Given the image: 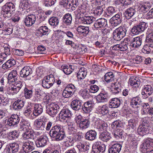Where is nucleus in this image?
I'll list each match as a JSON object with an SVG mask.
<instances>
[{
    "instance_id": "2f4dec72",
    "label": "nucleus",
    "mask_w": 153,
    "mask_h": 153,
    "mask_svg": "<svg viewBox=\"0 0 153 153\" xmlns=\"http://www.w3.org/2000/svg\"><path fill=\"white\" fill-rule=\"evenodd\" d=\"M120 100L118 98H112L109 102V106L110 108H117L120 106Z\"/></svg>"
},
{
    "instance_id": "bb28decb",
    "label": "nucleus",
    "mask_w": 153,
    "mask_h": 153,
    "mask_svg": "<svg viewBox=\"0 0 153 153\" xmlns=\"http://www.w3.org/2000/svg\"><path fill=\"white\" fill-rule=\"evenodd\" d=\"M25 102L22 100L18 99L15 101L13 104V109L16 111H19L24 106Z\"/></svg>"
},
{
    "instance_id": "f03ea898",
    "label": "nucleus",
    "mask_w": 153,
    "mask_h": 153,
    "mask_svg": "<svg viewBox=\"0 0 153 153\" xmlns=\"http://www.w3.org/2000/svg\"><path fill=\"white\" fill-rule=\"evenodd\" d=\"M130 105L132 107L136 108L137 110H138L139 108L141 107L142 114L144 115L148 114L149 105L147 103L143 102L140 97L137 96L131 99Z\"/></svg>"
},
{
    "instance_id": "72a5a7b5",
    "label": "nucleus",
    "mask_w": 153,
    "mask_h": 153,
    "mask_svg": "<svg viewBox=\"0 0 153 153\" xmlns=\"http://www.w3.org/2000/svg\"><path fill=\"white\" fill-rule=\"evenodd\" d=\"M47 138L45 136H42L38 139L36 144L38 147H43L46 145L47 142Z\"/></svg>"
},
{
    "instance_id": "338daca9",
    "label": "nucleus",
    "mask_w": 153,
    "mask_h": 153,
    "mask_svg": "<svg viewBox=\"0 0 153 153\" xmlns=\"http://www.w3.org/2000/svg\"><path fill=\"white\" fill-rule=\"evenodd\" d=\"M99 90V87L96 85H91L89 89V91L91 93H97Z\"/></svg>"
},
{
    "instance_id": "f3484780",
    "label": "nucleus",
    "mask_w": 153,
    "mask_h": 153,
    "mask_svg": "<svg viewBox=\"0 0 153 153\" xmlns=\"http://www.w3.org/2000/svg\"><path fill=\"white\" fill-rule=\"evenodd\" d=\"M19 121L20 117L19 115L16 114H13L8 120L7 124L10 126H13L18 124Z\"/></svg>"
},
{
    "instance_id": "ddd939ff",
    "label": "nucleus",
    "mask_w": 153,
    "mask_h": 153,
    "mask_svg": "<svg viewBox=\"0 0 153 153\" xmlns=\"http://www.w3.org/2000/svg\"><path fill=\"white\" fill-rule=\"evenodd\" d=\"M19 150V144L16 143H9L7 145L5 150L7 153H15Z\"/></svg>"
},
{
    "instance_id": "7ed1b4c3",
    "label": "nucleus",
    "mask_w": 153,
    "mask_h": 153,
    "mask_svg": "<svg viewBox=\"0 0 153 153\" xmlns=\"http://www.w3.org/2000/svg\"><path fill=\"white\" fill-rule=\"evenodd\" d=\"M49 134L51 138L57 141L63 140L66 137L63 129L59 125L53 126L49 132Z\"/></svg>"
},
{
    "instance_id": "b1692460",
    "label": "nucleus",
    "mask_w": 153,
    "mask_h": 153,
    "mask_svg": "<svg viewBox=\"0 0 153 153\" xmlns=\"http://www.w3.org/2000/svg\"><path fill=\"white\" fill-rule=\"evenodd\" d=\"M97 135V132L94 130L91 129L88 131L86 133L85 137L86 139L91 141L96 138Z\"/></svg>"
},
{
    "instance_id": "9d476101",
    "label": "nucleus",
    "mask_w": 153,
    "mask_h": 153,
    "mask_svg": "<svg viewBox=\"0 0 153 153\" xmlns=\"http://www.w3.org/2000/svg\"><path fill=\"white\" fill-rule=\"evenodd\" d=\"M140 147L143 150L147 151L145 153H153V149L147 151L153 147V140L151 139L146 140L141 145Z\"/></svg>"
},
{
    "instance_id": "a211bd4d",
    "label": "nucleus",
    "mask_w": 153,
    "mask_h": 153,
    "mask_svg": "<svg viewBox=\"0 0 153 153\" xmlns=\"http://www.w3.org/2000/svg\"><path fill=\"white\" fill-rule=\"evenodd\" d=\"M36 20V17L35 15L31 14L26 17L24 20L25 25L27 26H30L34 24Z\"/></svg>"
},
{
    "instance_id": "4468645a",
    "label": "nucleus",
    "mask_w": 153,
    "mask_h": 153,
    "mask_svg": "<svg viewBox=\"0 0 153 153\" xmlns=\"http://www.w3.org/2000/svg\"><path fill=\"white\" fill-rule=\"evenodd\" d=\"M31 106L33 108V114L35 117H37L41 114L43 111V107L39 103H32Z\"/></svg>"
},
{
    "instance_id": "6e6d98bb",
    "label": "nucleus",
    "mask_w": 153,
    "mask_h": 153,
    "mask_svg": "<svg viewBox=\"0 0 153 153\" xmlns=\"http://www.w3.org/2000/svg\"><path fill=\"white\" fill-rule=\"evenodd\" d=\"M62 68L64 72L66 74H70L73 70L71 66L62 65Z\"/></svg>"
},
{
    "instance_id": "bf43d9fd",
    "label": "nucleus",
    "mask_w": 153,
    "mask_h": 153,
    "mask_svg": "<svg viewBox=\"0 0 153 153\" xmlns=\"http://www.w3.org/2000/svg\"><path fill=\"white\" fill-rule=\"evenodd\" d=\"M19 135V134L16 131H14L9 133L8 138L10 139H14L17 138Z\"/></svg>"
},
{
    "instance_id": "6e6552de",
    "label": "nucleus",
    "mask_w": 153,
    "mask_h": 153,
    "mask_svg": "<svg viewBox=\"0 0 153 153\" xmlns=\"http://www.w3.org/2000/svg\"><path fill=\"white\" fill-rule=\"evenodd\" d=\"M71 111L68 109H63L59 114V118L62 121L68 122L71 117Z\"/></svg>"
},
{
    "instance_id": "e2e57ef3",
    "label": "nucleus",
    "mask_w": 153,
    "mask_h": 153,
    "mask_svg": "<svg viewBox=\"0 0 153 153\" xmlns=\"http://www.w3.org/2000/svg\"><path fill=\"white\" fill-rule=\"evenodd\" d=\"M89 89H85L82 91L81 93V96L84 99L88 98L90 96Z\"/></svg>"
},
{
    "instance_id": "8fccbe9b",
    "label": "nucleus",
    "mask_w": 153,
    "mask_h": 153,
    "mask_svg": "<svg viewBox=\"0 0 153 153\" xmlns=\"http://www.w3.org/2000/svg\"><path fill=\"white\" fill-rule=\"evenodd\" d=\"M104 76L105 81L107 82H109L114 80V75L112 72H110L106 73L105 74Z\"/></svg>"
},
{
    "instance_id": "a878e982",
    "label": "nucleus",
    "mask_w": 153,
    "mask_h": 153,
    "mask_svg": "<svg viewBox=\"0 0 153 153\" xmlns=\"http://www.w3.org/2000/svg\"><path fill=\"white\" fill-rule=\"evenodd\" d=\"M18 76L17 71L14 70H12L9 73L8 76V81L9 82H16L17 80Z\"/></svg>"
},
{
    "instance_id": "7c9ffc66",
    "label": "nucleus",
    "mask_w": 153,
    "mask_h": 153,
    "mask_svg": "<svg viewBox=\"0 0 153 153\" xmlns=\"http://www.w3.org/2000/svg\"><path fill=\"white\" fill-rule=\"evenodd\" d=\"M121 148V145L119 143H115L111 146L108 151L109 153H119Z\"/></svg>"
},
{
    "instance_id": "c756f323",
    "label": "nucleus",
    "mask_w": 153,
    "mask_h": 153,
    "mask_svg": "<svg viewBox=\"0 0 153 153\" xmlns=\"http://www.w3.org/2000/svg\"><path fill=\"white\" fill-rule=\"evenodd\" d=\"M121 83L118 81H116L113 84L114 85V87L112 88L111 90L112 94H118L120 92L122 88V87L121 85Z\"/></svg>"
},
{
    "instance_id": "393cba45",
    "label": "nucleus",
    "mask_w": 153,
    "mask_h": 153,
    "mask_svg": "<svg viewBox=\"0 0 153 153\" xmlns=\"http://www.w3.org/2000/svg\"><path fill=\"white\" fill-rule=\"evenodd\" d=\"M127 49V44L125 42H122L120 44L114 45L112 47V49L115 51H125Z\"/></svg>"
},
{
    "instance_id": "1a4fd4ad",
    "label": "nucleus",
    "mask_w": 153,
    "mask_h": 153,
    "mask_svg": "<svg viewBox=\"0 0 153 153\" xmlns=\"http://www.w3.org/2000/svg\"><path fill=\"white\" fill-rule=\"evenodd\" d=\"M55 81L53 75L50 74L44 77L42 80V86L46 88H49L53 85Z\"/></svg>"
},
{
    "instance_id": "79ce46f5",
    "label": "nucleus",
    "mask_w": 153,
    "mask_h": 153,
    "mask_svg": "<svg viewBox=\"0 0 153 153\" xmlns=\"http://www.w3.org/2000/svg\"><path fill=\"white\" fill-rule=\"evenodd\" d=\"M128 83L133 87L137 88L139 87L140 84V81L137 78L131 77L129 80Z\"/></svg>"
},
{
    "instance_id": "f257e3e1",
    "label": "nucleus",
    "mask_w": 153,
    "mask_h": 153,
    "mask_svg": "<svg viewBox=\"0 0 153 153\" xmlns=\"http://www.w3.org/2000/svg\"><path fill=\"white\" fill-rule=\"evenodd\" d=\"M82 105V101L79 99L73 100L71 104V107L73 110L78 111L82 107L83 113L88 114L92 110L94 104L93 101L90 100L85 102Z\"/></svg>"
},
{
    "instance_id": "864d4df0",
    "label": "nucleus",
    "mask_w": 153,
    "mask_h": 153,
    "mask_svg": "<svg viewBox=\"0 0 153 153\" xmlns=\"http://www.w3.org/2000/svg\"><path fill=\"white\" fill-rule=\"evenodd\" d=\"M39 33L42 36L48 34L49 29L46 26L40 27L39 29Z\"/></svg>"
},
{
    "instance_id": "6ab92c4d",
    "label": "nucleus",
    "mask_w": 153,
    "mask_h": 153,
    "mask_svg": "<svg viewBox=\"0 0 153 153\" xmlns=\"http://www.w3.org/2000/svg\"><path fill=\"white\" fill-rule=\"evenodd\" d=\"M144 35H141L140 36H137L132 38L131 41L132 44L131 46L134 48H138L142 44L143 37Z\"/></svg>"
},
{
    "instance_id": "5701e85b",
    "label": "nucleus",
    "mask_w": 153,
    "mask_h": 153,
    "mask_svg": "<svg viewBox=\"0 0 153 153\" xmlns=\"http://www.w3.org/2000/svg\"><path fill=\"white\" fill-rule=\"evenodd\" d=\"M68 126V131L69 134L71 135H78L77 133V130L76 125L74 123L70 122L69 121L67 122Z\"/></svg>"
},
{
    "instance_id": "774afa93",
    "label": "nucleus",
    "mask_w": 153,
    "mask_h": 153,
    "mask_svg": "<svg viewBox=\"0 0 153 153\" xmlns=\"http://www.w3.org/2000/svg\"><path fill=\"white\" fill-rule=\"evenodd\" d=\"M73 94L65 89L63 92L62 95L63 97L65 98H68L71 97Z\"/></svg>"
},
{
    "instance_id": "680f3d73",
    "label": "nucleus",
    "mask_w": 153,
    "mask_h": 153,
    "mask_svg": "<svg viewBox=\"0 0 153 153\" xmlns=\"http://www.w3.org/2000/svg\"><path fill=\"white\" fill-rule=\"evenodd\" d=\"M141 33L143 32L148 27L147 24L144 22H142L137 25Z\"/></svg>"
},
{
    "instance_id": "052dcab7",
    "label": "nucleus",
    "mask_w": 153,
    "mask_h": 153,
    "mask_svg": "<svg viewBox=\"0 0 153 153\" xmlns=\"http://www.w3.org/2000/svg\"><path fill=\"white\" fill-rule=\"evenodd\" d=\"M148 44L146 45L143 48V50L146 51L147 53H153V47H151Z\"/></svg>"
},
{
    "instance_id": "a19ab883",
    "label": "nucleus",
    "mask_w": 153,
    "mask_h": 153,
    "mask_svg": "<svg viewBox=\"0 0 153 153\" xmlns=\"http://www.w3.org/2000/svg\"><path fill=\"white\" fill-rule=\"evenodd\" d=\"M72 20L71 15L69 13L66 14L63 17V21L64 23L67 25H71Z\"/></svg>"
},
{
    "instance_id": "39448f33",
    "label": "nucleus",
    "mask_w": 153,
    "mask_h": 153,
    "mask_svg": "<svg viewBox=\"0 0 153 153\" xmlns=\"http://www.w3.org/2000/svg\"><path fill=\"white\" fill-rule=\"evenodd\" d=\"M15 10V5L12 2H9L3 6L1 13L3 17L8 18L11 16L12 12Z\"/></svg>"
},
{
    "instance_id": "0e129e2a",
    "label": "nucleus",
    "mask_w": 153,
    "mask_h": 153,
    "mask_svg": "<svg viewBox=\"0 0 153 153\" xmlns=\"http://www.w3.org/2000/svg\"><path fill=\"white\" fill-rule=\"evenodd\" d=\"M65 88L73 93V94H74V92L76 90L75 87L72 84H69Z\"/></svg>"
},
{
    "instance_id": "69168bd1",
    "label": "nucleus",
    "mask_w": 153,
    "mask_h": 153,
    "mask_svg": "<svg viewBox=\"0 0 153 153\" xmlns=\"http://www.w3.org/2000/svg\"><path fill=\"white\" fill-rule=\"evenodd\" d=\"M150 119L148 117H145L142 119V125L146 126H149L150 123Z\"/></svg>"
},
{
    "instance_id": "4c0bfd02",
    "label": "nucleus",
    "mask_w": 153,
    "mask_h": 153,
    "mask_svg": "<svg viewBox=\"0 0 153 153\" xmlns=\"http://www.w3.org/2000/svg\"><path fill=\"white\" fill-rule=\"evenodd\" d=\"M137 132L139 135L143 136L149 133V130L146 126L143 125H140L137 129Z\"/></svg>"
},
{
    "instance_id": "dca6fc26",
    "label": "nucleus",
    "mask_w": 153,
    "mask_h": 153,
    "mask_svg": "<svg viewBox=\"0 0 153 153\" xmlns=\"http://www.w3.org/2000/svg\"><path fill=\"white\" fill-rule=\"evenodd\" d=\"M153 92V89L152 86L149 85L144 86L141 92L143 97L144 99H146L151 95Z\"/></svg>"
},
{
    "instance_id": "412c9836",
    "label": "nucleus",
    "mask_w": 153,
    "mask_h": 153,
    "mask_svg": "<svg viewBox=\"0 0 153 153\" xmlns=\"http://www.w3.org/2000/svg\"><path fill=\"white\" fill-rule=\"evenodd\" d=\"M32 73L31 69L29 66H25L21 71L20 75L22 77L26 78Z\"/></svg>"
},
{
    "instance_id": "4d7b16f0",
    "label": "nucleus",
    "mask_w": 153,
    "mask_h": 153,
    "mask_svg": "<svg viewBox=\"0 0 153 153\" xmlns=\"http://www.w3.org/2000/svg\"><path fill=\"white\" fill-rule=\"evenodd\" d=\"M4 53H1L0 55L2 56L4 55V57L7 59V56L10 54V46L9 45H6L4 47Z\"/></svg>"
},
{
    "instance_id": "9b49d317",
    "label": "nucleus",
    "mask_w": 153,
    "mask_h": 153,
    "mask_svg": "<svg viewBox=\"0 0 153 153\" xmlns=\"http://www.w3.org/2000/svg\"><path fill=\"white\" fill-rule=\"evenodd\" d=\"M22 148L24 152L28 153L32 151L35 149V144L34 143L30 140L25 141L22 144Z\"/></svg>"
},
{
    "instance_id": "f704fd0d",
    "label": "nucleus",
    "mask_w": 153,
    "mask_h": 153,
    "mask_svg": "<svg viewBox=\"0 0 153 153\" xmlns=\"http://www.w3.org/2000/svg\"><path fill=\"white\" fill-rule=\"evenodd\" d=\"M90 123L89 119H85L80 122L79 124V127L80 129L85 130L89 127Z\"/></svg>"
},
{
    "instance_id": "c03bdc74",
    "label": "nucleus",
    "mask_w": 153,
    "mask_h": 153,
    "mask_svg": "<svg viewBox=\"0 0 153 153\" xmlns=\"http://www.w3.org/2000/svg\"><path fill=\"white\" fill-rule=\"evenodd\" d=\"M150 8L151 6L150 4L147 3L140 4L139 6V9L141 12L145 13L148 11Z\"/></svg>"
},
{
    "instance_id": "a18cd8bd",
    "label": "nucleus",
    "mask_w": 153,
    "mask_h": 153,
    "mask_svg": "<svg viewBox=\"0 0 153 153\" xmlns=\"http://www.w3.org/2000/svg\"><path fill=\"white\" fill-rule=\"evenodd\" d=\"M73 137L70 136L68 137L67 141L70 143V145L72 146L74 143L76 141H78L80 138V137L79 135H72Z\"/></svg>"
},
{
    "instance_id": "cd10ccee",
    "label": "nucleus",
    "mask_w": 153,
    "mask_h": 153,
    "mask_svg": "<svg viewBox=\"0 0 153 153\" xmlns=\"http://www.w3.org/2000/svg\"><path fill=\"white\" fill-rule=\"evenodd\" d=\"M48 96L43 91H42L39 88H36L35 89V97L38 100L40 101L43 97L45 96L47 97Z\"/></svg>"
},
{
    "instance_id": "ea45409f",
    "label": "nucleus",
    "mask_w": 153,
    "mask_h": 153,
    "mask_svg": "<svg viewBox=\"0 0 153 153\" xmlns=\"http://www.w3.org/2000/svg\"><path fill=\"white\" fill-rule=\"evenodd\" d=\"M111 19L112 21V24L115 26L120 24L122 22L121 16L119 14H118L113 16Z\"/></svg>"
},
{
    "instance_id": "4be33fe9",
    "label": "nucleus",
    "mask_w": 153,
    "mask_h": 153,
    "mask_svg": "<svg viewBox=\"0 0 153 153\" xmlns=\"http://www.w3.org/2000/svg\"><path fill=\"white\" fill-rule=\"evenodd\" d=\"M136 13L135 9L133 7H130L126 9L123 13V15L127 19H129L132 17Z\"/></svg>"
},
{
    "instance_id": "37998d69",
    "label": "nucleus",
    "mask_w": 153,
    "mask_h": 153,
    "mask_svg": "<svg viewBox=\"0 0 153 153\" xmlns=\"http://www.w3.org/2000/svg\"><path fill=\"white\" fill-rule=\"evenodd\" d=\"M113 134L114 137L116 139H118L119 138L122 139H124V133L121 130L117 129L113 132Z\"/></svg>"
},
{
    "instance_id": "58836bf2",
    "label": "nucleus",
    "mask_w": 153,
    "mask_h": 153,
    "mask_svg": "<svg viewBox=\"0 0 153 153\" xmlns=\"http://www.w3.org/2000/svg\"><path fill=\"white\" fill-rule=\"evenodd\" d=\"M110 135L108 132L104 131L100 133L99 138L103 141L107 142L111 138Z\"/></svg>"
},
{
    "instance_id": "0eeeda50",
    "label": "nucleus",
    "mask_w": 153,
    "mask_h": 153,
    "mask_svg": "<svg viewBox=\"0 0 153 153\" xmlns=\"http://www.w3.org/2000/svg\"><path fill=\"white\" fill-rule=\"evenodd\" d=\"M127 30L124 27H120L113 32V38L117 41L120 40L126 35Z\"/></svg>"
},
{
    "instance_id": "603ef678",
    "label": "nucleus",
    "mask_w": 153,
    "mask_h": 153,
    "mask_svg": "<svg viewBox=\"0 0 153 153\" xmlns=\"http://www.w3.org/2000/svg\"><path fill=\"white\" fill-rule=\"evenodd\" d=\"M107 128V125L106 123L104 122L100 121L99 123L98 124L97 126V128L99 131H102L106 130Z\"/></svg>"
},
{
    "instance_id": "c85d7f7f",
    "label": "nucleus",
    "mask_w": 153,
    "mask_h": 153,
    "mask_svg": "<svg viewBox=\"0 0 153 153\" xmlns=\"http://www.w3.org/2000/svg\"><path fill=\"white\" fill-rule=\"evenodd\" d=\"M34 132L30 130L28 131L25 132L23 134V140H26V141L33 140L34 138Z\"/></svg>"
},
{
    "instance_id": "3c124183",
    "label": "nucleus",
    "mask_w": 153,
    "mask_h": 153,
    "mask_svg": "<svg viewBox=\"0 0 153 153\" xmlns=\"http://www.w3.org/2000/svg\"><path fill=\"white\" fill-rule=\"evenodd\" d=\"M35 126L38 129L41 130H44L45 127L44 126V124L42 123L41 120H37L34 122Z\"/></svg>"
},
{
    "instance_id": "de8ad7c7",
    "label": "nucleus",
    "mask_w": 153,
    "mask_h": 153,
    "mask_svg": "<svg viewBox=\"0 0 153 153\" xmlns=\"http://www.w3.org/2000/svg\"><path fill=\"white\" fill-rule=\"evenodd\" d=\"M115 9L113 7H109L107 8L105 12L106 16H111L115 13Z\"/></svg>"
},
{
    "instance_id": "f8f14e48",
    "label": "nucleus",
    "mask_w": 153,
    "mask_h": 153,
    "mask_svg": "<svg viewBox=\"0 0 153 153\" xmlns=\"http://www.w3.org/2000/svg\"><path fill=\"white\" fill-rule=\"evenodd\" d=\"M105 149V145L100 142H96L92 146V151L94 153H103Z\"/></svg>"
},
{
    "instance_id": "09e8293b",
    "label": "nucleus",
    "mask_w": 153,
    "mask_h": 153,
    "mask_svg": "<svg viewBox=\"0 0 153 153\" xmlns=\"http://www.w3.org/2000/svg\"><path fill=\"white\" fill-rule=\"evenodd\" d=\"M85 70V69L84 68H82L79 69L77 74L78 79H82L85 78L87 74V72Z\"/></svg>"
},
{
    "instance_id": "aec40b11",
    "label": "nucleus",
    "mask_w": 153,
    "mask_h": 153,
    "mask_svg": "<svg viewBox=\"0 0 153 153\" xmlns=\"http://www.w3.org/2000/svg\"><path fill=\"white\" fill-rule=\"evenodd\" d=\"M107 25V21L104 18H100L97 20L94 24V26L97 29L105 27Z\"/></svg>"
},
{
    "instance_id": "5fc2aeb1",
    "label": "nucleus",
    "mask_w": 153,
    "mask_h": 153,
    "mask_svg": "<svg viewBox=\"0 0 153 153\" xmlns=\"http://www.w3.org/2000/svg\"><path fill=\"white\" fill-rule=\"evenodd\" d=\"M48 21L49 24L52 26H56L59 23L58 18L55 17H51L49 19Z\"/></svg>"
},
{
    "instance_id": "c9c22d12",
    "label": "nucleus",
    "mask_w": 153,
    "mask_h": 153,
    "mask_svg": "<svg viewBox=\"0 0 153 153\" xmlns=\"http://www.w3.org/2000/svg\"><path fill=\"white\" fill-rule=\"evenodd\" d=\"M31 128L30 124L26 121H24L21 123L20 131H23L24 132H27L30 130Z\"/></svg>"
},
{
    "instance_id": "2eb2a0df",
    "label": "nucleus",
    "mask_w": 153,
    "mask_h": 153,
    "mask_svg": "<svg viewBox=\"0 0 153 153\" xmlns=\"http://www.w3.org/2000/svg\"><path fill=\"white\" fill-rule=\"evenodd\" d=\"M108 93L104 90L102 91L96 96V102L97 103H103L107 100Z\"/></svg>"
},
{
    "instance_id": "e433bc0d",
    "label": "nucleus",
    "mask_w": 153,
    "mask_h": 153,
    "mask_svg": "<svg viewBox=\"0 0 153 153\" xmlns=\"http://www.w3.org/2000/svg\"><path fill=\"white\" fill-rule=\"evenodd\" d=\"M109 108L106 104L100 106L98 107V111L100 114L102 115L106 114L108 113Z\"/></svg>"
},
{
    "instance_id": "20e7f679",
    "label": "nucleus",
    "mask_w": 153,
    "mask_h": 153,
    "mask_svg": "<svg viewBox=\"0 0 153 153\" xmlns=\"http://www.w3.org/2000/svg\"><path fill=\"white\" fill-rule=\"evenodd\" d=\"M76 19L83 24L90 25L95 21V18L91 16H84L83 15L85 13V10H81L79 7L74 12Z\"/></svg>"
},
{
    "instance_id": "473e14b6",
    "label": "nucleus",
    "mask_w": 153,
    "mask_h": 153,
    "mask_svg": "<svg viewBox=\"0 0 153 153\" xmlns=\"http://www.w3.org/2000/svg\"><path fill=\"white\" fill-rule=\"evenodd\" d=\"M77 30L80 34L86 36L88 33L89 29L88 27L80 26L77 27Z\"/></svg>"
},
{
    "instance_id": "13d9d810",
    "label": "nucleus",
    "mask_w": 153,
    "mask_h": 153,
    "mask_svg": "<svg viewBox=\"0 0 153 153\" xmlns=\"http://www.w3.org/2000/svg\"><path fill=\"white\" fill-rule=\"evenodd\" d=\"M24 96L26 99H30L32 96L33 91L31 90L25 88L24 89Z\"/></svg>"
},
{
    "instance_id": "49530a36",
    "label": "nucleus",
    "mask_w": 153,
    "mask_h": 153,
    "mask_svg": "<svg viewBox=\"0 0 153 153\" xmlns=\"http://www.w3.org/2000/svg\"><path fill=\"white\" fill-rule=\"evenodd\" d=\"M60 4L63 6V7L66 9L71 8L72 10H74L72 5L69 1L68 0H62L60 2Z\"/></svg>"
},
{
    "instance_id": "423d86ee",
    "label": "nucleus",
    "mask_w": 153,
    "mask_h": 153,
    "mask_svg": "<svg viewBox=\"0 0 153 153\" xmlns=\"http://www.w3.org/2000/svg\"><path fill=\"white\" fill-rule=\"evenodd\" d=\"M59 106L55 102H52L46 106V113L52 117L56 116L59 111Z\"/></svg>"
}]
</instances>
